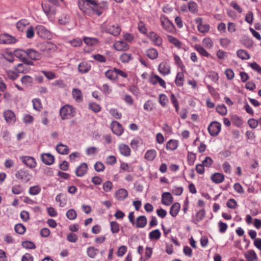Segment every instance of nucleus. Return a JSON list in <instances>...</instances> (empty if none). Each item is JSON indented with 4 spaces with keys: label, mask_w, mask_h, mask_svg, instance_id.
<instances>
[{
    "label": "nucleus",
    "mask_w": 261,
    "mask_h": 261,
    "mask_svg": "<svg viewBox=\"0 0 261 261\" xmlns=\"http://www.w3.org/2000/svg\"><path fill=\"white\" fill-rule=\"evenodd\" d=\"M78 6L80 9L88 15L95 13L100 16L102 14V11L99 8L98 3L95 0H80Z\"/></svg>",
    "instance_id": "nucleus-1"
},
{
    "label": "nucleus",
    "mask_w": 261,
    "mask_h": 261,
    "mask_svg": "<svg viewBox=\"0 0 261 261\" xmlns=\"http://www.w3.org/2000/svg\"><path fill=\"white\" fill-rule=\"evenodd\" d=\"M74 108L69 105H66L63 106L60 110V115L62 120L69 119L74 116Z\"/></svg>",
    "instance_id": "nucleus-2"
},
{
    "label": "nucleus",
    "mask_w": 261,
    "mask_h": 261,
    "mask_svg": "<svg viewBox=\"0 0 261 261\" xmlns=\"http://www.w3.org/2000/svg\"><path fill=\"white\" fill-rule=\"evenodd\" d=\"M15 176L17 179L23 183L28 182L32 178V174L30 173L29 170L25 168L18 170L15 174Z\"/></svg>",
    "instance_id": "nucleus-3"
},
{
    "label": "nucleus",
    "mask_w": 261,
    "mask_h": 261,
    "mask_svg": "<svg viewBox=\"0 0 261 261\" xmlns=\"http://www.w3.org/2000/svg\"><path fill=\"white\" fill-rule=\"evenodd\" d=\"M35 32L38 36L41 38L50 39L52 37L51 33L43 25H37L35 28Z\"/></svg>",
    "instance_id": "nucleus-4"
},
{
    "label": "nucleus",
    "mask_w": 261,
    "mask_h": 261,
    "mask_svg": "<svg viewBox=\"0 0 261 261\" xmlns=\"http://www.w3.org/2000/svg\"><path fill=\"white\" fill-rule=\"evenodd\" d=\"M14 55L17 58L19 59L23 63L26 65H33L34 63L31 60L27 59V55H26V50L16 49L14 51Z\"/></svg>",
    "instance_id": "nucleus-5"
},
{
    "label": "nucleus",
    "mask_w": 261,
    "mask_h": 261,
    "mask_svg": "<svg viewBox=\"0 0 261 261\" xmlns=\"http://www.w3.org/2000/svg\"><path fill=\"white\" fill-rule=\"evenodd\" d=\"M162 26L163 29L169 33H174L175 31V28L173 23L170 21L167 17L162 16L160 18Z\"/></svg>",
    "instance_id": "nucleus-6"
},
{
    "label": "nucleus",
    "mask_w": 261,
    "mask_h": 261,
    "mask_svg": "<svg viewBox=\"0 0 261 261\" xmlns=\"http://www.w3.org/2000/svg\"><path fill=\"white\" fill-rule=\"evenodd\" d=\"M221 124L215 121L212 122L208 126L207 129L212 136H216L218 135L221 130Z\"/></svg>",
    "instance_id": "nucleus-7"
},
{
    "label": "nucleus",
    "mask_w": 261,
    "mask_h": 261,
    "mask_svg": "<svg viewBox=\"0 0 261 261\" xmlns=\"http://www.w3.org/2000/svg\"><path fill=\"white\" fill-rule=\"evenodd\" d=\"M19 159L24 164L30 168H33L36 166L35 159L33 157L29 156H21Z\"/></svg>",
    "instance_id": "nucleus-8"
},
{
    "label": "nucleus",
    "mask_w": 261,
    "mask_h": 261,
    "mask_svg": "<svg viewBox=\"0 0 261 261\" xmlns=\"http://www.w3.org/2000/svg\"><path fill=\"white\" fill-rule=\"evenodd\" d=\"M4 117L6 122L9 124H14L16 120L15 114L10 110H6L4 112Z\"/></svg>",
    "instance_id": "nucleus-9"
},
{
    "label": "nucleus",
    "mask_w": 261,
    "mask_h": 261,
    "mask_svg": "<svg viewBox=\"0 0 261 261\" xmlns=\"http://www.w3.org/2000/svg\"><path fill=\"white\" fill-rule=\"evenodd\" d=\"M111 128L113 133L118 136H121L124 132L121 124L116 121H112L111 124Z\"/></svg>",
    "instance_id": "nucleus-10"
},
{
    "label": "nucleus",
    "mask_w": 261,
    "mask_h": 261,
    "mask_svg": "<svg viewBox=\"0 0 261 261\" xmlns=\"http://www.w3.org/2000/svg\"><path fill=\"white\" fill-rule=\"evenodd\" d=\"M149 82L153 85L159 84L163 88H166V83L165 81L157 75L153 74L151 75L149 77Z\"/></svg>",
    "instance_id": "nucleus-11"
},
{
    "label": "nucleus",
    "mask_w": 261,
    "mask_h": 261,
    "mask_svg": "<svg viewBox=\"0 0 261 261\" xmlns=\"http://www.w3.org/2000/svg\"><path fill=\"white\" fill-rule=\"evenodd\" d=\"M42 162L45 165H51L55 161L54 155L49 153H43L41 154Z\"/></svg>",
    "instance_id": "nucleus-12"
},
{
    "label": "nucleus",
    "mask_w": 261,
    "mask_h": 261,
    "mask_svg": "<svg viewBox=\"0 0 261 261\" xmlns=\"http://www.w3.org/2000/svg\"><path fill=\"white\" fill-rule=\"evenodd\" d=\"M26 55L32 60H38L41 58V54L33 49H26Z\"/></svg>",
    "instance_id": "nucleus-13"
},
{
    "label": "nucleus",
    "mask_w": 261,
    "mask_h": 261,
    "mask_svg": "<svg viewBox=\"0 0 261 261\" xmlns=\"http://www.w3.org/2000/svg\"><path fill=\"white\" fill-rule=\"evenodd\" d=\"M88 165L86 163H83L77 167L75 170V174L77 177H83L87 173Z\"/></svg>",
    "instance_id": "nucleus-14"
},
{
    "label": "nucleus",
    "mask_w": 261,
    "mask_h": 261,
    "mask_svg": "<svg viewBox=\"0 0 261 261\" xmlns=\"http://www.w3.org/2000/svg\"><path fill=\"white\" fill-rule=\"evenodd\" d=\"M17 41L14 37L8 34H4L0 36V43L3 44H13Z\"/></svg>",
    "instance_id": "nucleus-15"
},
{
    "label": "nucleus",
    "mask_w": 261,
    "mask_h": 261,
    "mask_svg": "<svg viewBox=\"0 0 261 261\" xmlns=\"http://www.w3.org/2000/svg\"><path fill=\"white\" fill-rule=\"evenodd\" d=\"M149 39L157 46H161L162 44V39L158 35L153 32H151L148 35Z\"/></svg>",
    "instance_id": "nucleus-16"
},
{
    "label": "nucleus",
    "mask_w": 261,
    "mask_h": 261,
    "mask_svg": "<svg viewBox=\"0 0 261 261\" xmlns=\"http://www.w3.org/2000/svg\"><path fill=\"white\" fill-rule=\"evenodd\" d=\"M158 71L162 75L165 76L170 73V67L167 63L162 62L159 65Z\"/></svg>",
    "instance_id": "nucleus-17"
},
{
    "label": "nucleus",
    "mask_w": 261,
    "mask_h": 261,
    "mask_svg": "<svg viewBox=\"0 0 261 261\" xmlns=\"http://www.w3.org/2000/svg\"><path fill=\"white\" fill-rule=\"evenodd\" d=\"M113 46L115 49L118 51H126L129 48V46L123 41H116Z\"/></svg>",
    "instance_id": "nucleus-18"
},
{
    "label": "nucleus",
    "mask_w": 261,
    "mask_h": 261,
    "mask_svg": "<svg viewBox=\"0 0 261 261\" xmlns=\"http://www.w3.org/2000/svg\"><path fill=\"white\" fill-rule=\"evenodd\" d=\"M121 28L117 24L110 25L107 28V32L115 36H118L121 32Z\"/></svg>",
    "instance_id": "nucleus-19"
},
{
    "label": "nucleus",
    "mask_w": 261,
    "mask_h": 261,
    "mask_svg": "<svg viewBox=\"0 0 261 261\" xmlns=\"http://www.w3.org/2000/svg\"><path fill=\"white\" fill-rule=\"evenodd\" d=\"M127 195L128 192L127 190L123 188H121L116 192L115 197L117 200L122 201L127 197Z\"/></svg>",
    "instance_id": "nucleus-20"
},
{
    "label": "nucleus",
    "mask_w": 261,
    "mask_h": 261,
    "mask_svg": "<svg viewBox=\"0 0 261 261\" xmlns=\"http://www.w3.org/2000/svg\"><path fill=\"white\" fill-rule=\"evenodd\" d=\"M173 202V197L169 192H165L162 196V203L165 205H170Z\"/></svg>",
    "instance_id": "nucleus-21"
},
{
    "label": "nucleus",
    "mask_w": 261,
    "mask_h": 261,
    "mask_svg": "<svg viewBox=\"0 0 261 261\" xmlns=\"http://www.w3.org/2000/svg\"><path fill=\"white\" fill-rule=\"evenodd\" d=\"M91 69V65L86 62L80 63L78 66V71L81 73H86Z\"/></svg>",
    "instance_id": "nucleus-22"
},
{
    "label": "nucleus",
    "mask_w": 261,
    "mask_h": 261,
    "mask_svg": "<svg viewBox=\"0 0 261 261\" xmlns=\"http://www.w3.org/2000/svg\"><path fill=\"white\" fill-rule=\"evenodd\" d=\"M119 150L120 153L124 156H129L130 155V149L129 147L124 144H120L119 145Z\"/></svg>",
    "instance_id": "nucleus-23"
},
{
    "label": "nucleus",
    "mask_w": 261,
    "mask_h": 261,
    "mask_svg": "<svg viewBox=\"0 0 261 261\" xmlns=\"http://www.w3.org/2000/svg\"><path fill=\"white\" fill-rule=\"evenodd\" d=\"M205 215V212L204 210L202 209L198 211L195 216L193 218L192 220V222L195 224H197L199 222L202 221Z\"/></svg>",
    "instance_id": "nucleus-24"
},
{
    "label": "nucleus",
    "mask_w": 261,
    "mask_h": 261,
    "mask_svg": "<svg viewBox=\"0 0 261 261\" xmlns=\"http://www.w3.org/2000/svg\"><path fill=\"white\" fill-rule=\"evenodd\" d=\"M136 227L137 228H143L147 224V219L144 216H141L137 218L136 223H135Z\"/></svg>",
    "instance_id": "nucleus-25"
},
{
    "label": "nucleus",
    "mask_w": 261,
    "mask_h": 261,
    "mask_svg": "<svg viewBox=\"0 0 261 261\" xmlns=\"http://www.w3.org/2000/svg\"><path fill=\"white\" fill-rule=\"evenodd\" d=\"M72 95L75 100L78 102L83 101V95L81 91L76 88H74L72 91Z\"/></svg>",
    "instance_id": "nucleus-26"
},
{
    "label": "nucleus",
    "mask_w": 261,
    "mask_h": 261,
    "mask_svg": "<svg viewBox=\"0 0 261 261\" xmlns=\"http://www.w3.org/2000/svg\"><path fill=\"white\" fill-rule=\"evenodd\" d=\"M57 152L61 154H67L69 152V147L62 143L58 144L56 147Z\"/></svg>",
    "instance_id": "nucleus-27"
},
{
    "label": "nucleus",
    "mask_w": 261,
    "mask_h": 261,
    "mask_svg": "<svg viewBox=\"0 0 261 261\" xmlns=\"http://www.w3.org/2000/svg\"><path fill=\"white\" fill-rule=\"evenodd\" d=\"M42 8L47 16L54 15L56 13L54 8L51 7L49 4H42Z\"/></svg>",
    "instance_id": "nucleus-28"
},
{
    "label": "nucleus",
    "mask_w": 261,
    "mask_h": 261,
    "mask_svg": "<svg viewBox=\"0 0 261 261\" xmlns=\"http://www.w3.org/2000/svg\"><path fill=\"white\" fill-rule=\"evenodd\" d=\"M211 178L215 183L219 184L224 180V176L220 173H215L212 175Z\"/></svg>",
    "instance_id": "nucleus-29"
},
{
    "label": "nucleus",
    "mask_w": 261,
    "mask_h": 261,
    "mask_svg": "<svg viewBox=\"0 0 261 261\" xmlns=\"http://www.w3.org/2000/svg\"><path fill=\"white\" fill-rule=\"evenodd\" d=\"M83 41L86 44L91 46H95L98 43V40L97 38L88 37H84L83 38Z\"/></svg>",
    "instance_id": "nucleus-30"
},
{
    "label": "nucleus",
    "mask_w": 261,
    "mask_h": 261,
    "mask_svg": "<svg viewBox=\"0 0 261 261\" xmlns=\"http://www.w3.org/2000/svg\"><path fill=\"white\" fill-rule=\"evenodd\" d=\"M188 8L189 11L192 14H195L198 11V6L197 4L193 1L189 2L188 3Z\"/></svg>",
    "instance_id": "nucleus-31"
},
{
    "label": "nucleus",
    "mask_w": 261,
    "mask_h": 261,
    "mask_svg": "<svg viewBox=\"0 0 261 261\" xmlns=\"http://www.w3.org/2000/svg\"><path fill=\"white\" fill-rule=\"evenodd\" d=\"M167 39L170 43L173 44L177 48H180L181 47V42L175 37L171 35H168Z\"/></svg>",
    "instance_id": "nucleus-32"
},
{
    "label": "nucleus",
    "mask_w": 261,
    "mask_h": 261,
    "mask_svg": "<svg viewBox=\"0 0 261 261\" xmlns=\"http://www.w3.org/2000/svg\"><path fill=\"white\" fill-rule=\"evenodd\" d=\"M180 208V205L179 203H174L172 205V206L170 208V215L173 217H176L177 215V214L179 211Z\"/></svg>",
    "instance_id": "nucleus-33"
},
{
    "label": "nucleus",
    "mask_w": 261,
    "mask_h": 261,
    "mask_svg": "<svg viewBox=\"0 0 261 261\" xmlns=\"http://www.w3.org/2000/svg\"><path fill=\"white\" fill-rule=\"evenodd\" d=\"M184 73L181 72H179L177 73L175 83L176 86L179 87H181L184 85Z\"/></svg>",
    "instance_id": "nucleus-34"
},
{
    "label": "nucleus",
    "mask_w": 261,
    "mask_h": 261,
    "mask_svg": "<svg viewBox=\"0 0 261 261\" xmlns=\"http://www.w3.org/2000/svg\"><path fill=\"white\" fill-rule=\"evenodd\" d=\"M28 65H25L23 64L20 63L16 65L14 67L15 70L18 73H27L28 71Z\"/></svg>",
    "instance_id": "nucleus-35"
},
{
    "label": "nucleus",
    "mask_w": 261,
    "mask_h": 261,
    "mask_svg": "<svg viewBox=\"0 0 261 261\" xmlns=\"http://www.w3.org/2000/svg\"><path fill=\"white\" fill-rule=\"evenodd\" d=\"M146 55L149 59L154 60L158 57V52L155 49L151 48L146 50Z\"/></svg>",
    "instance_id": "nucleus-36"
},
{
    "label": "nucleus",
    "mask_w": 261,
    "mask_h": 261,
    "mask_svg": "<svg viewBox=\"0 0 261 261\" xmlns=\"http://www.w3.org/2000/svg\"><path fill=\"white\" fill-rule=\"evenodd\" d=\"M156 155V152L154 149L147 150L145 154V158L149 161H153Z\"/></svg>",
    "instance_id": "nucleus-37"
},
{
    "label": "nucleus",
    "mask_w": 261,
    "mask_h": 261,
    "mask_svg": "<svg viewBox=\"0 0 261 261\" xmlns=\"http://www.w3.org/2000/svg\"><path fill=\"white\" fill-rule=\"evenodd\" d=\"M246 258L247 261H257V257L256 253L253 250H249L246 253Z\"/></svg>",
    "instance_id": "nucleus-38"
},
{
    "label": "nucleus",
    "mask_w": 261,
    "mask_h": 261,
    "mask_svg": "<svg viewBox=\"0 0 261 261\" xmlns=\"http://www.w3.org/2000/svg\"><path fill=\"white\" fill-rule=\"evenodd\" d=\"M178 146V142L175 140H169L166 144V149L167 150H174Z\"/></svg>",
    "instance_id": "nucleus-39"
},
{
    "label": "nucleus",
    "mask_w": 261,
    "mask_h": 261,
    "mask_svg": "<svg viewBox=\"0 0 261 261\" xmlns=\"http://www.w3.org/2000/svg\"><path fill=\"white\" fill-rule=\"evenodd\" d=\"M98 252V249L95 248L93 247H89L87 248V253L88 256L91 258H94L95 257Z\"/></svg>",
    "instance_id": "nucleus-40"
},
{
    "label": "nucleus",
    "mask_w": 261,
    "mask_h": 261,
    "mask_svg": "<svg viewBox=\"0 0 261 261\" xmlns=\"http://www.w3.org/2000/svg\"><path fill=\"white\" fill-rule=\"evenodd\" d=\"M194 48L201 56L208 57L210 55V54L199 44H196Z\"/></svg>",
    "instance_id": "nucleus-41"
},
{
    "label": "nucleus",
    "mask_w": 261,
    "mask_h": 261,
    "mask_svg": "<svg viewBox=\"0 0 261 261\" xmlns=\"http://www.w3.org/2000/svg\"><path fill=\"white\" fill-rule=\"evenodd\" d=\"M120 224L116 221L110 222L111 231L113 233H117L120 230Z\"/></svg>",
    "instance_id": "nucleus-42"
},
{
    "label": "nucleus",
    "mask_w": 261,
    "mask_h": 261,
    "mask_svg": "<svg viewBox=\"0 0 261 261\" xmlns=\"http://www.w3.org/2000/svg\"><path fill=\"white\" fill-rule=\"evenodd\" d=\"M161 233L158 229L153 230L149 232V238L150 240H158L161 237Z\"/></svg>",
    "instance_id": "nucleus-43"
},
{
    "label": "nucleus",
    "mask_w": 261,
    "mask_h": 261,
    "mask_svg": "<svg viewBox=\"0 0 261 261\" xmlns=\"http://www.w3.org/2000/svg\"><path fill=\"white\" fill-rule=\"evenodd\" d=\"M29 23L27 20H26L25 19H22L19 20L16 23V27L19 31L23 32L25 27Z\"/></svg>",
    "instance_id": "nucleus-44"
},
{
    "label": "nucleus",
    "mask_w": 261,
    "mask_h": 261,
    "mask_svg": "<svg viewBox=\"0 0 261 261\" xmlns=\"http://www.w3.org/2000/svg\"><path fill=\"white\" fill-rule=\"evenodd\" d=\"M41 188L39 186H35L30 187L29 194L32 195H36L41 192Z\"/></svg>",
    "instance_id": "nucleus-45"
},
{
    "label": "nucleus",
    "mask_w": 261,
    "mask_h": 261,
    "mask_svg": "<svg viewBox=\"0 0 261 261\" xmlns=\"http://www.w3.org/2000/svg\"><path fill=\"white\" fill-rule=\"evenodd\" d=\"M216 110L219 114L222 116L226 115L227 112V108L224 105L217 106Z\"/></svg>",
    "instance_id": "nucleus-46"
},
{
    "label": "nucleus",
    "mask_w": 261,
    "mask_h": 261,
    "mask_svg": "<svg viewBox=\"0 0 261 261\" xmlns=\"http://www.w3.org/2000/svg\"><path fill=\"white\" fill-rule=\"evenodd\" d=\"M89 109L95 113H98L101 110V107L95 102H91L88 106Z\"/></svg>",
    "instance_id": "nucleus-47"
},
{
    "label": "nucleus",
    "mask_w": 261,
    "mask_h": 261,
    "mask_svg": "<svg viewBox=\"0 0 261 261\" xmlns=\"http://www.w3.org/2000/svg\"><path fill=\"white\" fill-rule=\"evenodd\" d=\"M109 112V113L115 119H120L122 117V114L120 112H119L116 109H111Z\"/></svg>",
    "instance_id": "nucleus-48"
},
{
    "label": "nucleus",
    "mask_w": 261,
    "mask_h": 261,
    "mask_svg": "<svg viewBox=\"0 0 261 261\" xmlns=\"http://www.w3.org/2000/svg\"><path fill=\"white\" fill-rule=\"evenodd\" d=\"M132 59L130 54L123 53L120 56V60L123 63H128Z\"/></svg>",
    "instance_id": "nucleus-49"
},
{
    "label": "nucleus",
    "mask_w": 261,
    "mask_h": 261,
    "mask_svg": "<svg viewBox=\"0 0 261 261\" xmlns=\"http://www.w3.org/2000/svg\"><path fill=\"white\" fill-rule=\"evenodd\" d=\"M203 45L207 48L210 49L213 46V42L210 38H205L202 40Z\"/></svg>",
    "instance_id": "nucleus-50"
},
{
    "label": "nucleus",
    "mask_w": 261,
    "mask_h": 261,
    "mask_svg": "<svg viewBox=\"0 0 261 261\" xmlns=\"http://www.w3.org/2000/svg\"><path fill=\"white\" fill-rule=\"evenodd\" d=\"M105 75L110 80H115L116 79V74L115 68L113 70H108L105 72Z\"/></svg>",
    "instance_id": "nucleus-51"
},
{
    "label": "nucleus",
    "mask_w": 261,
    "mask_h": 261,
    "mask_svg": "<svg viewBox=\"0 0 261 261\" xmlns=\"http://www.w3.org/2000/svg\"><path fill=\"white\" fill-rule=\"evenodd\" d=\"M6 74L8 78L11 80H15L18 78L19 74L13 71L8 70L6 71Z\"/></svg>",
    "instance_id": "nucleus-52"
},
{
    "label": "nucleus",
    "mask_w": 261,
    "mask_h": 261,
    "mask_svg": "<svg viewBox=\"0 0 261 261\" xmlns=\"http://www.w3.org/2000/svg\"><path fill=\"white\" fill-rule=\"evenodd\" d=\"M14 229L17 233L20 234H23L26 230L24 226L20 223L15 225Z\"/></svg>",
    "instance_id": "nucleus-53"
},
{
    "label": "nucleus",
    "mask_w": 261,
    "mask_h": 261,
    "mask_svg": "<svg viewBox=\"0 0 261 261\" xmlns=\"http://www.w3.org/2000/svg\"><path fill=\"white\" fill-rule=\"evenodd\" d=\"M33 108L37 111H40L42 108L41 101L39 98H35L32 100Z\"/></svg>",
    "instance_id": "nucleus-54"
},
{
    "label": "nucleus",
    "mask_w": 261,
    "mask_h": 261,
    "mask_svg": "<svg viewBox=\"0 0 261 261\" xmlns=\"http://www.w3.org/2000/svg\"><path fill=\"white\" fill-rule=\"evenodd\" d=\"M67 217L71 220H74L77 217V214L74 209L71 208L66 213Z\"/></svg>",
    "instance_id": "nucleus-55"
},
{
    "label": "nucleus",
    "mask_w": 261,
    "mask_h": 261,
    "mask_svg": "<svg viewBox=\"0 0 261 261\" xmlns=\"http://www.w3.org/2000/svg\"><path fill=\"white\" fill-rule=\"evenodd\" d=\"M248 66L250 67L253 70L261 74V67L256 62L248 63Z\"/></svg>",
    "instance_id": "nucleus-56"
},
{
    "label": "nucleus",
    "mask_w": 261,
    "mask_h": 261,
    "mask_svg": "<svg viewBox=\"0 0 261 261\" xmlns=\"http://www.w3.org/2000/svg\"><path fill=\"white\" fill-rule=\"evenodd\" d=\"M22 246L26 249H33L36 248L34 243L29 241H23L22 243Z\"/></svg>",
    "instance_id": "nucleus-57"
},
{
    "label": "nucleus",
    "mask_w": 261,
    "mask_h": 261,
    "mask_svg": "<svg viewBox=\"0 0 261 261\" xmlns=\"http://www.w3.org/2000/svg\"><path fill=\"white\" fill-rule=\"evenodd\" d=\"M188 162L189 165H193L196 159V154L192 152H189L188 153Z\"/></svg>",
    "instance_id": "nucleus-58"
},
{
    "label": "nucleus",
    "mask_w": 261,
    "mask_h": 261,
    "mask_svg": "<svg viewBox=\"0 0 261 261\" xmlns=\"http://www.w3.org/2000/svg\"><path fill=\"white\" fill-rule=\"evenodd\" d=\"M22 187L19 185H14L12 188V192L14 194H19L22 192Z\"/></svg>",
    "instance_id": "nucleus-59"
},
{
    "label": "nucleus",
    "mask_w": 261,
    "mask_h": 261,
    "mask_svg": "<svg viewBox=\"0 0 261 261\" xmlns=\"http://www.w3.org/2000/svg\"><path fill=\"white\" fill-rule=\"evenodd\" d=\"M98 151V149L97 148L94 146H91L88 147L86 149V153L87 155H95L97 153Z\"/></svg>",
    "instance_id": "nucleus-60"
},
{
    "label": "nucleus",
    "mask_w": 261,
    "mask_h": 261,
    "mask_svg": "<svg viewBox=\"0 0 261 261\" xmlns=\"http://www.w3.org/2000/svg\"><path fill=\"white\" fill-rule=\"evenodd\" d=\"M210 26L208 24H202L200 26H197L198 30L202 33H205L209 31Z\"/></svg>",
    "instance_id": "nucleus-61"
},
{
    "label": "nucleus",
    "mask_w": 261,
    "mask_h": 261,
    "mask_svg": "<svg viewBox=\"0 0 261 261\" xmlns=\"http://www.w3.org/2000/svg\"><path fill=\"white\" fill-rule=\"evenodd\" d=\"M70 21V16L68 15H64L61 16L59 19V22L62 25L68 24Z\"/></svg>",
    "instance_id": "nucleus-62"
},
{
    "label": "nucleus",
    "mask_w": 261,
    "mask_h": 261,
    "mask_svg": "<svg viewBox=\"0 0 261 261\" xmlns=\"http://www.w3.org/2000/svg\"><path fill=\"white\" fill-rule=\"evenodd\" d=\"M138 29L140 33L143 34H146L147 30L145 24L142 21H140L138 24Z\"/></svg>",
    "instance_id": "nucleus-63"
},
{
    "label": "nucleus",
    "mask_w": 261,
    "mask_h": 261,
    "mask_svg": "<svg viewBox=\"0 0 261 261\" xmlns=\"http://www.w3.org/2000/svg\"><path fill=\"white\" fill-rule=\"evenodd\" d=\"M95 170L98 172H102L105 169V165L100 162H97L94 165Z\"/></svg>",
    "instance_id": "nucleus-64"
}]
</instances>
